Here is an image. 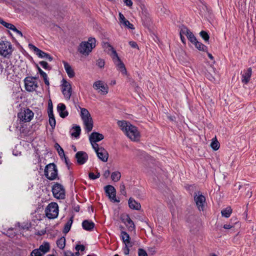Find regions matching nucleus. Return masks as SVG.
Returning a JSON list of instances; mask_svg holds the SVG:
<instances>
[{
	"mask_svg": "<svg viewBox=\"0 0 256 256\" xmlns=\"http://www.w3.org/2000/svg\"><path fill=\"white\" fill-rule=\"evenodd\" d=\"M46 216L50 219L57 218L58 214V206L56 202H51L48 204L45 210Z\"/></svg>",
	"mask_w": 256,
	"mask_h": 256,
	"instance_id": "nucleus-7",
	"label": "nucleus"
},
{
	"mask_svg": "<svg viewBox=\"0 0 256 256\" xmlns=\"http://www.w3.org/2000/svg\"><path fill=\"white\" fill-rule=\"evenodd\" d=\"M121 178V174L119 172H113L111 174L112 180L114 182H118Z\"/></svg>",
	"mask_w": 256,
	"mask_h": 256,
	"instance_id": "nucleus-30",
	"label": "nucleus"
},
{
	"mask_svg": "<svg viewBox=\"0 0 256 256\" xmlns=\"http://www.w3.org/2000/svg\"><path fill=\"white\" fill-rule=\"evenodd\" d=\"M44 175L48 179L50 180L57 178L58 169L54 163H50L46 166Z\"/></svg>",
	"mask_w": 256,
	"mask_h": 256,
	"instance_id": "nucleus-6",
	"label": "nucleus"
},
{
	"mask_svg": "<svg viewBox=\"0 0 256 256\" xmlns=\"http://www.w3.org/2000/svg\"><path fill=\"white\" fill-rule=\"evenodd\" d=\"M119 16L120 22L121 24H123L125 26L128 27L130 29H134L133 24H130L128 20H126L122 14L120 13Z\"/></svg>",
	"mask_w": 256,
	"mask_h": 256,
	"instance_id": "nucleus-20",
	"label": "nucleus"
},
{
	"mask_svg": "<svg viewBox=\"0 0 256 256\" xmlns=\"http://www.w3.org/2000/svg\"><path fill=\"white\" fill-rule=\"evenodd\" d=\"M94 144L92 143V148H94L96 152L98 150H100V148L98 147V144H97L96 142H94Z\"/></svg>",
	"mask_w": 256,
	"mask_h": 256,
	"instance_id": "nucleus-55",
	"label": "nucleus"
},
{
	"mask_svg": "<svg viewBox=\"0 0 256 256\" xmlns=\"http://www.w3.org/2000/svg\"><path fill=\"white\" fill-rule=\"evenodd\" d=\"M48 110H50L51 108L52 110V102L51 100H48Z\"/></svg>",
	"mask_w": 256,
	"mask_h": 256,
	"instance_id": "nucleus-63",
	"label": "nucleus"
},
{
	"mask_svg": "<svg viewBox=\"0 0 256 256\" xmlns=\"http://www.w3.org/2000/svg\"><path fill=\"white\" fill-rule=\"evenodd\" d=\"M14 50L11 43L8 41H2L0 42V55L9 58Z\"/></svg>",
	"mask_w": 256,
	"mask_h": 256,
	"instance_id": "nucleus-4",
	"label": "nucleus"
},
{
	"mask_svg": "<svg viewBox=\"0 0 256 256\" xmlns=\"http://www.w3.org/2000/svg\"><path fill=\"white\" fill-rule=\"evenodd\" d=\"M110 50L112 52V58L115 64L118 68V69L122 72L124 74H127V71L124 62L120 60L118 56L116 50L111 46L109 45Z\"/></svg>",
	"mask_w": 256,
	"mask_h": 256,
	"instance_id": "nucleus-5",
	"label": "nucleus"
},
{
	"mask_svg": "<svg viewBox=\"0 0 256 256\" xmlns=\"http://www.w3.org/2000/svg\"><path fill=\"white\" fill-rule=\"evenodd\" d=\"M44 78V80L45 84L46 86H49L50 82H49V81H48V76L45 77V78Z\"/></svg>",
	"mask_w": 256,
	"mask_h": 256,
	"instance_id": "nucleus-64",
	"label": "nucleus"
},
{
	"mask_svg": "<svg viewBox=\"0 0 256 256\" xmlns=\"http://www.w3.org/2000/svg\"><path fill=\"white\" fill-rule=\"evenodd\" d=\"M252 70L251 68H249L246 71L242 76V81L243 83L248 84L252 76Z\"/></svg>",
	"mask_w": 256,
	"mask_h": 256,
	"instance_id": "nucleus-18",
	"label": "nucleus"
},
{
	"mask_svg": "<svg viewBox=\"0 0 256 256\" xmlns=\"http://www.w3.org/2000/svg\"><path fill=\"white\" fill-rule=\"evenodd\" d=\"M104 138V136L98 132H93L90 136L89 139L91 144L99 142Z\"/></svg>",
	"mask_w": 256,
	"mask_h": 256,
	"instance_id": "nucleus-16",
	"label": "nucleus"
},
{
	"mask_svg": "<svg viewBox=\"0 0 256 256\" xmlns=\"http://www.w3.org/2000/svg\"><path fill=\"white\" fill-rule=\"evenodd\" d=\"M130 246H124L123 248V251L125 255H128L129 254L130 252Z\"/></svg>",
	"mask_w": 256,
	"mask_h": 256,
	"instance_id": "nucleus-50",
	"label": "nucleus"
},
{
	"mask_svg": "<svg viewBox=\"0 0 256 256\" xmlns=\"http://www.w3.org/2000/svg\"><path fill=\"white\" fill-rule=\"evenodd\" d=\"M63 64L64 65V69L69 78H74L75 76V73L72 66L66 62L64 61Z\"/></svg>",
	"mask_w": 256,
	"mask_h": 256,
	"instance_id": "nucleus-19",
	"label": "nucleus"
},
{
	"mask_svg": "<svg viewBox=\"0 0 256 256\" xmlns=\"http://www.w3.org/2000/svg\"><path fill=\"white\" fill-rule=\"evenodd\" d=\"M62 92L66 100H70L72 95L71 85L66 80H63L62 84Z\"/></svg>",
	"mask_w": 256,
	"mask_h": 256,
	"instance_id": "nucleus-13",
	"label": "nucleus"
},
{
	"mask_svg": "<svg viewBox=\"0 0 256 256\" xmlns=\"http://www.w3.org/2000/svg\"><path fill=\"white\" fill-rule=\"evenodd\" d=\"M55 148H56L59 155L60 156H64V150L60 147L58 144H55Z\"/></svg>",
	"mask_w": 256,
	"mask_h": 256,
	"instance_id": "nucleus-38",
	"label": "nucleus"
},
{
	"mask_svg": "<svg viewBox=\"0 0 256 256\" xmlns=\"http://www.w3.org/2000/svg\"><path fill=\"white\" fill-rule=\"evenodd\" d=\"M96 154L98 158L102 162H106L108 161V154L104 148L101 147L100 150H98Z\"/></svg>",
	"mask_w": 256,
	"mask_h": 256,
	"instance_id": "nucleus-15",
	"label": "nucleus"
},
{
	"mask_svg": "<svg viewBox=\"0 0 256 256\" xmlns=\"http://www.w3.org/2000/svg\"><path fill=\"white\" fill-rule=\"evenodd\" d=\"M103 84H104V83L102 81L98 80V81L96 82L94 84L93 86L96 90H98V89H100L102 87V86Z\"/></svg>",
	"mask_w": 256,
	"mask_h": 256,
	"instance_id": "nucleus-44",
	"label": "nucleus"
},
{
	"mask_svg": "<svg viewBox=\"0 0 256 256\" xmlns=\"http://www.w3.org/2000/svg\"><path fill=\"white\" fill-rule=\"evenodd\" d=\"M124 2L128 6H130L132 5V2L131 0H124Z\"/></svg>",
	"mask_w": 256,
	"mask_h": 256,
	"instance_id": "nucleus-56",
	"label": "nucleus"
},
{
	"mask_svg": "<svg viewBox=\"0 0 256 256\" xmlns=\"http://www.w3.org/2000/svg\"><path fill=\"white\" fill-rule=\"evenodd\" d=\"M123 242L124 244V245L127 246H128L132 247L133 245L132 243L130 242V239L124 240Z\"/></svg>",
	"mask_w": 256,
	"mask_h": 256,
	"instance_id": "nucleus-51",
	"label": "nucleus"
},
{
	"mask_svg": "<svg viewBox=\"0 0 256 256\" xmlns=\"http://www.w3.org/2000/svg\"><path fill=\"white\" fill-rule=\"evenodd\" d=\"M129 44L131 46V47H132V48H138V46L136 42H134L130 41L129 42Z\"/></svg>",
	"mask_w": 256,
	"mask_h": 256,
	"instance_id": "nucleus-54",
	"label": "nucleus"
},
{
	"mask_svg": "<svg viewBox=\"0 0 256 256\" xmlns=\"http://www.w3.org/2000/svg\"><path fill=\"white\" fill-rule=\"evenodd\" d=\"M210 146L212 149L214 150H216L220 148V143L216 140L212 142Z\"/></svg>",
	"mask_w": 256,
	"mask_h": 256,
	"instance_id": "nucleus-37",
	"label": "nucleus"
},
{
	"mask_svg": "<svg viewBox=\"0 0 256 256\" xmlns=\"http://www.w3.org/2000/svg\"><path fill=\"white\" fill-rule=\"evenodd\" d=\"M121 237L122 240V242L124 240H127L130 239V237L129 234L126 232L122 231L121 232Z\"/></svg>",
	"mask_w": 256,
	"mask_h": 256,
	"instance_id": "nucleus-43",
	"label": "nucleus"
},
{
	"mask_svg": "<svg viewBox=\"0 0 256 256\" xmlns=\"http://www.w3.org/2000/svg\"><path fill=\"white\" fill-rule=\"evenodd\" d=\"M142 18L143 20L148 22L150 21V18L149 16V14L144 11L142 12Z\"/></svg>",
	"mask_w": 256,
	"mask_h": 256,
	"instance_id": "nucleus-39",
	"label": "nucleus"
},
{
	"mask_svg": "<svg viewBox=\"0 0 256 256\" xmlns=\"http://www.w3.org/2000/svg\"><path fill=\"white\" fill-rule=\"evenodd\" d=\"M6 236L10 238H14L16 236V232L14 231L13 228H9L6 232H4Z\"/></svg>",
	"mask_w": 256,
	"mask_h": 256,
	"instance_id": "nucleus-34",
	"label": "nucleus"
},
{
	"mask_svg": "<svg viewBox=\"0 0 256 256\" xmlns=\"http://www.w3.org/2000/svg\"><path fill=\"white\" fill-rule=\"evenodd\" d=\"M234 227V226L230 224H226L224 226V228L225 229H230Z\"/></svg>",
	"mask_w": 256,
	"mask_h": 256,
	"instance_id": "nucleus-62",
	"label": "nucleus"
},
{
	"mask_svg": "<svg viewBox=\"0 0 256 256\" xmlns=\"http://www.w3.org/2000/svg\"><path fill=\"white\" fill-rule=\"evenodd\" d=\"M76 251L83 252L85 250V246L82 244H77L76 246Z\"/></svg>",
	"mask_w": 256,
	"mask_h": 256,
	"instance_id": "nucleus-48",
	"label": "nucleus"
},
{
	"mask_svg": "<svg viewBox=\"0 0 256 256\" xmlns=\"http://www.w3.org/2000/svg\"><path fill=\"white\" fill-rule=\"evenodd\" d=\"M36 79V77H27L25 78L24 83L26 90L33 92L36 90L38 86Z\"/></svg>",
	"mask_w": 256,
	"mask_h": 256,
	"instance_id": "nucleus-10",
	"label": "nucleus"
},
{
	"mask_svg": "<svg viewBox=\"0 0 256 256\" xmlns=\"http://www.w3.org/2000/svg\"><path fill=\"white\" fill-rule=\"evenodd\" d=\"M200 36L205 40L206 42L208 41L210 36L207 32H206V31L202 30L200 32Z\"/></svg>",
	"mask_w": 256,
	"mask_h": 256,
	"instance_id": "nucleus-36",
	"label": "nucleus"
},
{
	"mask_svg": "<svg viewBox=\"0 0 256 256\" xmlns=\"http://www.w3.org/2000/svg\"><path fill=\"white\" fill-rule=\"evenodd\" d=\"M96 39L90 38L88 42H82L78 47V52L85 56H88L96 46Z\"/></svg>",
	"mask_w": 256,
	"mask_h": 256,
	"instance_id": "nucleus-2",
	"label": "nucleus"
},
{
	"mask_svg": "<svg viewBox=\"0 0 256 256\" xmlns=\"http://www.w3.org/2000/svg\"><path fill=\"white\" fill-rule=\"evenodd\" d=\"M105 192L111 201L113 202H119L120 200L116 198V190L111 185H108L104 187Z\"/></svg>",
	"mask_w": 256,
	"mask_h": 256,
	"instance_id": "nucleus-12",
	"label": "nucleus"
},
{
	"mask_svg": "<svg viewBox=\"0 0 256 256\" xmlns=\"http://www.w3.org/2000/svg\"><path fill=\"white\" fill-rule=\"evenodd\" d=\"M120 188V192L121 193V194H122L124 196H126V187H125L124 184L123 183L121 184Z\"/></svg>",
	"mask_w": 256,
	"mask_h": 256,
	"instance_id": "nucleus-47",
	"label": "nucleus"
},
{
	"mask_svg": "<svg viewBox=\"0 0 256 256\" xmlns=\"http://www.w3.org/2000/svg\"><path fill=\"white\" fill-rule=\"evenodd\" d=\"M48 114L49 116V123L50 126H52V129H54L56 126V120L54 117V115L53 114V110L52 108L50 110H48Z\"/></svg>",
	"mask_w": 256,
	"mask_h": 256,
	"instance_id": "nucleus-25",
	"label": "nucleus"
},
{
	"mask_svg": "<svg viewBox=\"0 0 256 256\" xmlns=\"http://www.w3.org/2000/svg\"><path fill=\"white\" fill-rule=\"evenodd\" d=\"M130 84L132 86L135 87L136 88V90H137V89L139 88L138 85L135 82V81L134 80H132V79L130 80Z\"/></svg>",
	"mask_w": 256,
	"mask_h": 256,
	"instance_id": "nucleus-52",
	"label": "nucleus"
},
{
	"mask_svg": "<svg viewBox=\"0 0 256 256\" xmlns=\"http://www.w3.org/2000/svg\"><path fill=\"white\" fill-rule=\"evenodd\" d=\"M128 205L130 208L136 210H139L141 208L140 204L131 198L128 200Z\"/></svg>",
	"mask_w": 256,
	"mask_h": 256,
	"instance_id": "nucleus-23",
	"label": "nucleus"
},
{
	"mask_svg": "<svg viewBox=\"0 0 256 256\" xmlns=\"http://www.w3.org/2000/svg\"><path fill=\"white\" fill-rule=\"evenodd\" d=\"M34 112L29 108H26L18 114V118L24 122H30L34 117Z\"/></svg>",
	"mask_w": 256,
	"mask_h": 256,
	"instance_id": "nucleus-9",
	"label": "nucleus"
},
{
	"mask_svg": "<svg viewBox=\"0 0 256 256\" xmlns=\"http://www.w3.org/2000/svg\"><path fill=\"white\" fill-rule=\"evenodd\" d=\"M64 156V160H65L66 164L68 168L69 169L70 168V162H69V160L65 156Z\"/></svg>",
	"mask_w": 256,
	"mask_h": 256,
	"instance_id": "nucleus-57",
	"label": "nucleus"
},
{
	"mask_svg": "<svg viewBox=\"0 0 256 256\" xmlns=\"http://www.w3.org/2000/svg\"><path fill=\"white\" fill-rule=\"evenodd\" d=\"M36 67L40 74L43 78L47 76L46 73L42 71V70L38 66H37Z\"/></svg>",
	"mask_w": 256,
	"mask_h": 256,
	"instance_id": "nucleus-49",
	"label": "nucleus"
},
{
	"mask_svg": "<svg viewBox=\"0 0 256 256\" xmlns=\"http://www.w3.org/2000/svg\"><path fill=\"white\" fill-rule=\"evenodd\" d=\"M118 124L132 140L138 141L139 140L140 134L136 126L125 120L118 121Z\"/></svg>",
	"mask_w": 256,
	"mask_h": 256,
	"instance_id": "nucleus-1",
	"label": "nucleus"
},
{
	"mask_svg": "<svg viewBox=\"0 0 256 256\" xmlns=\"http://www.w3.org/2000/svg\"><path fill=\"white\" fill-rule=\"evenodd\" d=\"M28 46L30 48L32 49L36 53L39 50L38 48L37 47H36V46L33 45L32 44H29Z\"/></svg>",
	"mask_w": 256,
	"mask_h": 256,
	"instance_id": "nucleus-53",
	"label": "nucleus"
},
{
	"mask_svg": "<svg viewBox=\"0 0 256 256\" xmlns=\"http://www.w3.org/2000/svg\"><path fill=\"white\" fill-rule=\"evenodd\" d=\"M56 244L60 248L63 249L66 245V239L64 237H62L60 238H59Z\"/></svg>",
	"mask_w": 256,
	"mask_h": 256,
	"instance_id": "nucleus-31",
	"label": "nucleus"
},
{
	"mask_svg": "<svg viewBox=\"0 0 256 256\" xmlns=\"http://www.w3.org/2000/svg\"><path fill=\"white\" fill-rule=\"evenodd\" d=\"M88 158L86 152L84 151H79L75 155V158L77 162L80 165L85 164L88 160Z\"/></svg>",
	"mask_w": 256,
	"mask_h": 256,
	"instance_id": "nucleus-14",
	"label": "nucleus"
},
{
	"mask_svg": "<svg viewBox=\"0 0 256 256\" xmlns=\"http://www.w3.org/2000/svg\"><path fill=\"white\" fill-rule=\"evenodd\" d=\"M80 116L85 126L86 130L88 132H90L93 128V120L89 112L86 108H82Z\"/></svg>",
	"mask_w": 256,
	"mask_h": 256,
	"instance_id": "nucleus-3",
	"label": "nucleus"
},
{
	"mask_svg": "<svg viewBox=\"0 0 256 256\" xmlns=\"http://www.w3.org/2000/svg\"><path fill=\"white\" fill-rule=\"evenodd\" d=\"M194 44L195 46L200 50L204 52L207 50L208 48L202 42H199L198 40H196Z\"/></svg>",
	"mask_w": 256,
	"mask_h": 256,
	"instance_id": "nucleus-29",
	"label": "nucleus"
},
{
	"mask_svg": "<svg viewBox=\"0 0 256 256\" xmlns=\"http://www.w3.org/2000/svg\"><path fill=\"white\" fill-rule=\"evenodd\" d=\"M138 256H148L146 251L142 248H138Z\"/></svg>",
	"mask_w": 256,
	"mask_h": 256,
	"instance_id": "nucleus-46",
	"label": "nucleus"
},
{
	"mask_svg": "<svg viewBox=\"0 0 256 256\" xmlns=\"http://www.w3.org/2000/svg\"><path fill=\"white\" fill-rule=\"evenodd\" d=\"M194 200L198 210L200 211L203 210L204 205L206 202L204 196L202 195L200 192H198L197 193H195Z\"/></svg>",
	"mask_w": 256,
	"mask_h": 256,
	"instance_id": "nucleus-11",
	"label": "nucleus"
},
{
	"mask_svg": "<svg viewBox=\"0 0 256 256\" xmlns=\"http://www.w3.org/2000/svg\"><path fill=\"white\" fill-rule=\"evenodd\" d=\"M72 129L74 130V132L72 133V134H71L72 136L75 138L78 137L80 136V132H81L80 126H74L72 128Z\"/></svg>",
	"mask_w": 256,
	"mask_h": 256,
	"instance_id": "nucleus-32",
	"label": "nucleus"
},
{
	"mask_svg": "<svg viewBox=\"0 0 256 256\" xmlns=\"http://www.w3.org/2000/svg\"><path fill=\"white\" fill-rule=\"evenodd\" d=\"M50 246L49 243L45 242L40 245L39 248L38 249L39 250L40 252H42L43 254H44L50 250Z\"/></svg>",
	"mask_w": 256,
	"mask_h": 256,
	"instance_id": "nucleus-26",
	"label": "nucleus"
},
{
	"mask_svg": "<svg viewBox=\"0 0 256 256\" xmlns=\"http://www.w3.org/2000/svg\"><path fill=\"white\" fill-rule=\"evenodd\" d=\"M186 37L188 40L193 44L197 40V39L191 32H189V34L186 36Z\"/></svg>",
	"mask_w": 256,
	"mask_h": 256,
	"instance_id": "nucleus-35",
	"label": "nucleus"
},
{
	"mask_svg": "<svg viewBox=\"0 0 256 256\" xmlns=\"http://www.w3.org/2000/svg\"><path fill=\"white\" fill-rule=\"evenodd\" d=\"M88 177L90 180H96V175L93 172H90L88 174Z\"/></svg>",
	"mask_w": 256,
	"mask_h": 256,
	"instance_id": "nucleus-60",
	"label": "nucleus"
},
{
	"mask_svg": "<svg viewBox=\"0 0 256 256\" xmlns=\"http://www.w3.org/2000/svg\"><path fill=\"white\" fill-rule=\"evenodd\" d=\"M40 65L45 70H50L51 68L48 64V62L45 61H41L40 62Z\"/></svg>",
	"mask_w": 256,
	"mask_h": 256,
	"instance_id": "nucleus-42",
	"label": "nucleus"
},
{
	"mask_svg": "<svg viewBox=\"0 0 256 256\" xmlns=\"http://www.w3.org/2000/svg\"><path fill=\"white\" fill-rule=\"evenodd\" d=\"M13 24H11L10 23H8L6 22H5L4 24V26H5L6 28H8V29H11L12 27V26Z\"/></svg>",
	"mask_w": 256,
	"mask_h": 256,
	"instance_id": "nucleus-61",
	"label": "nucleus"
},
{
	"mask_svg": "<svg viewBox=\"0 0 256 256\" xmlns=\"http://www.w3.org/2000/svg\"><path fill=\"white\" fill-rule=\"evenodd\" d=\"M100 92L102 94H106L108 92V87L107 85L102 84V87L100 88Z\"/></svg>",
	"mask_w": 256,
	"mask_h": 256,
	"instance_id": "nucleus-41",
	"label": "nucleus"
},
{
	"mask_svg": "<svg viewBox=\"0 0 256 256\" xmlns=\"http://www.w3.org/2000/svg\"><path fill=\"white\" fill-rule=\"evenodd\" d=\"M52 192L54 197L56 198L64 199L65 198V190L59 183L56 182L53 186Z\"/></svg>",
	"mask_w": 256,
	"mask_h": 256,
	"instance_id": "nucleus-8",
	"label": "nucleus"
},
{
	"mask_svg": "<svg viewBox=\"0 0 256 256\" xmlns=\"http://www.w3.org/2000/svg\"><path fill=\"white\" fill-rule=\"evenodd\" d=\"M110 171L109 170H106L104 171V172L103 174V176L105 178H106L110 176Z\"/></svg>",
	"mask_w": 256,
	"mask_h": 256,
	"instance_id": "nucleus-59",
	"label": "nucleus"
},
{
	"mask_svg": "<svg viewBox=\"0 0 256 256\" xmlns=\"http://www.w3.org/2000/svg\"><path fill=\"white\" fill-rule=\"evenodd\" d=\"M82 226L86 230H91L94 228V224L92 221L84 220L82 222Z\"/></svg>",
	"mask_w": 256,
	"mask_h": 256,
	"instance_id": "nucleus-21",
	"label": "nucleus"
},
{
	"mask_svg": "<svg viewBox=\"0 0 256 256\" xmlns=\"http://www.w3.org/2000/svg\"><path fill=\"white\" fill-rule=\"evenodd\" d=\"M64 256H76L74 254L70 251H66L64 252Z\"/></svg>",
	"mask_w": 256,
	"mask_h": 256,
	"instance_id": "nucleus-58",
	"label": "nucleus"
},
{
	"mask_svg": "<svg viewBox=\"0 0 256 256\" xmlns=\"http://www.w3.org/2000/svg\"><path fill=\"white\" fill-rule=\"evenodd\" d=\"M180 34L184 36V34L186 36L190 32V31L188 29V28L184 26V25L180 27Z\"/></svg>",
	"mask_w": 256,
	"mask_h": 256,
	"instance_id": "nucleus-33",
	"label": "nucleus"
},
{
	"mask_svg": "<svg viewBox=\"0 0 256 256\" xmlns=\"http://www.w3.org/2000/svg\"><path fill=\"white\" fill-rule=\"evenodd\" d=\"M96 66H98L100 68H104L105 65V62L104 60L102 58H98L96 60Z\"/></svg>",
	"mask_w": 256,
	"mask_h": 256,
	"instance_id": "nucleus-40",
	"label": "nucleus"
},
{
	"mask_svg": "<svg viewBox=\"0 0 256 256\" xmlns=\"http://www.w3.org/2000/svg\"><path fill=\"white\" fill-rule=\"evenodd\" d=\"M73 222V216H72L66 224L64 230L63 232L64 234H67L70 230L72 224Z\"/></svg>",
	"mask_w": 256,
	"mask_h": 256,
	"instance_id": "nucleus-27",
	"label": "nucleus"
},
{
	"mask_svg": "<svg viewBox=\"0 0 256 256\" xmlns=\"http://www.w3.org/2000/svg\"><path fill=\"white\" fill-rule=\"evenodd\" d=\"M57 109L61 118H64L68 116V113L66 110V106L64 104H59L58 105Z\"/></svg>",
	"mask_w": 256,
	"mask_h": 256,
	"instance_id": "nucleus-17",
	"label": "nucleus"
},
{
	"mask_svg": "<svg viewBox=\"0 0 256 256\" xmlns=\"http://www.w3.org/2000/svg\"><path fill=\"white\" fill-rule=\"evenodd\" d=\"M31 256H42V254L38 249H34L30 254Z\"/></svg>",
	"mask_w": 256,
	"mask_h": 256,
	"instance_id": "nucleus-45",
	"label": "nucleus"
},
{
	"mask_svg": "<svg viewBox=\"0 0 256 256\" xmlns=\"http://www.w3.org/2000/svg\"><path fill=\"white\" fill-rule=\"evenodd\" d=\"M123 222L130 230H134L135 226L134 223L128 216H126V219L123 220Z\"/></svg>",
	"mask_w": 256,
	"mask_h": 256,
	"instance_id": "nucleus-22",
	"label": "nucleus"
},
{
	"mask_svg": "<svg viewBox=\"0 0 256 256\" xmlns=\"http://www.w3.org/2000/svg\"><path fill=\"white\" fill-rule=\"evenodd\" d=\"M38 57L40 58H46V60H48L50 62L52 60L53 58L52 56H50L49 54L46 53L45 52L42 51L40 49L36 53Z\"/></svg>",
	"mask_w": 256,
	"mask_h": 256,
	"instance_id": "nucleus-24",
	"label": "nucleus"
},
{
	"mask_svg": "<svg viewBox=\"0 0 256 256\" xmlns=\"http://www.w3.org/2000/svg\"><path fill=\"white\" fill-rule=\"evenodd\" d=\"M232 212V209L230 207H227L222 210L221 214L223 216L229 218Z\"/></svg>",
	"mask_w": 256,
	"mask_h": 256,
	"instance_id": "nucleus-28",
	"label": "nucleus"
}]
</instances>
